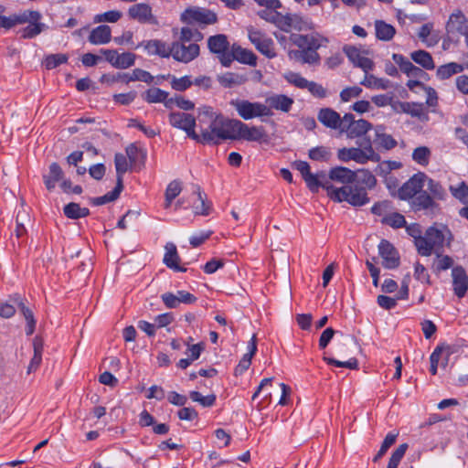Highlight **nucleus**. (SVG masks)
<instances>
[{"label":"nucleus","instance_id":"32","mask_svg":"<svg viewBox=\"0 0 468 468\" xmlns=\"http://www.w3.org/2000/svg\"><path fill=\"white\" fill-rule=\"evenodd\" d=\"M247 80L248 78L245 75L235 72H226L224 74L218 76V81L224 88H233L240 86L244 84Z\"/></svg>","mask_w":468,"mask_h":468},{"label":"nucleus","instance_id":"22","mask_svg":"<svg viewBox=\"0 0 468 468\" xmlns=\"http://www.w3.org/2000/svg\"><path fill=\"white\" fill-rule=\"evenodd\" d=\"M143 47L148 55H157L161 58H169L172 52V44L167 45L159 39L142 41L137 47Z\"/></svg>","mask_w":468,"mask_h":468},{"label":"nucleus","instance_id":"55","mask_svg":"<svg viewBox=\"0 0 468 468\" xmlns=\"http://www.w3.org/2000/svg\"><path fill=\"white\" fill-rule=\"evenodd\" d=\"M135 62V55L131 52L118 53L117 60L115 61L116 69H128Z\"/></svg>","mask_w":468,"mask_h":468},{"label":"nucleus","instance_id":"29","mask_svg":"<svg viewBox=\"0 0 468 468\" xmlns=\"http://www.w3.org/2000/svg\"><path fill=\"white\" fill-rule=\"evenodd\" d=\"M112 30L109 26L101 25L91 30L88 37L93 45L107 44L111 41Z\"/></svg>","mask_w":468,"mask_h":468},{"label":"nucleus","instance_id":"9","mask_svg":"<svg viewBox=\"0 0 468 468\" xmlns=\"http://www.w3.org/2000/svg\"><path fill=\"white\" fill-rule=\"evenodd\" d=\"M181 20L186 24L211 25L216 23L217 16L208 9L202 7H189L181 14Z\"/></svg>","mask_w":468,"mask_h":468},{"label":"nucleus","instance_id":"11","mask_svg":"<svg viewBox=\"0 0 468 468\" xmlns=\"http://www.w3.org/2000/svg\"><path fill=\"white\" fill-rule=\"evenodd\" d=\"M171 56L178 62L189 63L198 57L200 48L196 43H186L175 41L172 43Z\"/></svg>","mask_w":468,"mask_h":468},{"label":"nucleus","instance_id":"17","mask_svg":"<svg viewBox=\"0 0 468 468\" xmlns=\"http://www.w3.org/2000/svg\"><path fill=\"white\" fill-rule=\"evenodd\" d=\"M445 29L448 35H464L468 30V20L460 9H455L449 16Z\"/></svg>","mask_w":468,"mask_h":468},{"label":"nucleus","instance_id":"1","mask_svg":"<svg viewBox=\"0 0 468 468\" xmlns=\"http://www.w3.org/2000/svg\"><path fill=\"white\" fill-rule=\"evenodd\" d=\"M290 41L298 48L288 51L289 58L308 65H318L320 63L321 57L317 50L322 47H326L329 42L326 37L318 32L292 34Z\"/></svg>","mask_w":468,"mask_h":468},{"label":"nucleus","instance_id":"36","mask_svg":"<svg viewBox=\"0 0 468 468\" xmlns=\"http://www.w3.org/2000/svg\"><path fill=\"white\" fill-rule=\"evenodd\" d=\"M375 31L377 38L382 41L391 40L396 34L395 27L383 20L375 21Z\"/></svg>","mask_w":468,"mask_h":468},{"label":"nucleus","instance_id":"56","mask_svg":"<svg viewBox=\"0 0 468 468\" xmlns=\"http://www.w3.org/2000/svg\"><path fill=\"white\" fill-rule=\"evenodd\" d=\"M189 397L193 401L198 402L203 407H211L216 401V396L214 394L203 396L200 392L195 390L190 391Z\"/></svg>","mask_w":468,"mask_h":468},{"label":"nucleus","instance_id":"52","mask_svg":"<svg viewBox=\"0 0 468 468\" xmlns=\"http://www.w3.org/2000/svg\"><path fill=\"white\" fill-rule=\"evenodd\" d=\"M68 58V56L65 54H51L46 57L44 64L48 69H53L58 66L66 63Z\"/></svg>","mask_w":468,"mask_h":468},{"label":"nucleus","instance_id":"25","mask_svg":"<svg viewBox=\"0 0 468 468\" xmlns=\"http://www.w3.org/2000/svg\"><path fill=\"white\" fill-rule=\"evenodd\" d=\"M328 176L330 180L346 186L355 183L356 173L345 166H335L330 169Z\"/></svg>","mask_w":468,"mask_h":468},{"label":"nucleus","instance_id":"49","mask_svg":"<svg viewBox=\"0 0 468 468\" xmlns=\"http://www.w3.org/2000/svg\"><path fill=\"white\" fill-rule=\"evenodd\" d=\"M45 28V24L37 22H30L28 26L22 28L19 33L22 38H33L39 35Z\"/></svg>","mask_w":468,"mask_h":468},{"label":"nucleus","instance_id":"20","mask_svg":"<svg viewBox=\"0 0 468 468\" xmlns=\"http://www.w3.org/2000/svg\"><path fill=\"white\" fill-rule=\"evenodd\" d=\"M318 121L327 128L339 129L342 132L344 125V117L331 108H323L317 114Z\"/></svg>","mask_w":468,"mask_h":468},{"label":"nucleus","instance_id":"28","mask_svg":"<svg viewBox=\"0 0 468 468\" xmlns=\"http://www.w3.org/2000/svg\"><path fill=\"white\" fill-rule=\"evenodd\" d=\"M180 257L177 253L176 247L174 243L165 245V253L164 256V263L176 271H186V269L179 266Z\"/></svg>","mask_w":468,"mask_h":468},{"label":"nucleus","instance_id":"13","mask_svg":"<svg viewBox=\"0 0 468 468\" xmlns=\"http://www.w3.org/2000/svg\"><path fill=\"white\" fill-rule=\"evenodd\" d=\"M314 27L315 25L308 16H304L300 14H285L282 31L286 33L291 32L292 30L309 31L314 30Z\"/></svg>","mask_w":468,"mask_h":468},{"label":"nucleus","instance_id":"46","mask_svg":"<svg viewBox=\"0 0 468 468\" xmlns=\"http://www.w3.org/2000/svg\"><path fill=\"white\" fill-rule=\"evenodd\" d=\"M360 84L370 89L387 90L389 88V80L377 78L374 75H366Z\"/></svg>","mask_w":468,"mask_h":468},{"label":"nucleus","instance_id":"21","mask_svg":"<svg viewBox=\"0 0 468 468\" xmlns=\"http://www.w3.org/2000/svg\"><path fill=\"white\" fill-rule=\"evenodd\" d=\"M348 59L356 66L362 69L366 73L374 68L373 61L361 55L360 50L354 46H345L343 48Z\"/></svg>","mask_w":468,"mask_h":468},{"label":"nucleus","instance_id":"23","mask_svg":"<svg viewBox=\"0 0 468 468\" xmlns=\"http://www.w3.org/2000/svg\"><path fill=\"white\" fill-rule=\"evenodd\" d=\"M209 51L216 54L221 62L223 56L229 54V42L226 35L218 34L207 38Z\"/></svg>","mask_w":468,"mask_h":468},{"label":"nucleus","instance_id":"53","mask_svg":"<svg viewBox=\"0 0 468 468\" xmlns=\"http://www.w3.org/2000/svg\"><path fill=\"white\" fill-rule=\"evenodd\" d=\"M408 444H400L391 454L387 468H398L401 459L405 455Z\"/></svg>","mask_w":468,"mask_h":468},{"label":"nucleus","instance_id":"30","mask_svg":"<svg viewBox=\"0 0 468 468\" xmlns=\"http://www.w3.org/2000/svg\"><path fill=\"white\" fill-rule=\"evenodd\" d=\"M393 61L399 67L400 70L410 77H419L423 71L413 65L406 57L401 54H393Z\"/></svg>","mask_w":468,"mask_h":468},{"label":"nucleus","instance_id":"57","mask_svg":"<svg viewBox=\"0 0 468 468\" xmlns=\"http://www.w3.org/2000/svg\"><path fill=\"white\" fill-rule=\"evenodd\" d=\"M397 436L398 434L388 433L385 437L379 451L373 458V462L377 463L380 458H382L386 454L389 447L395 443Z\"/></svg>","mask_w":468,"mask_h":468},{"label":"nucleus","instance_id":"2","mask_svg":"<svg viewBox=\"0 0 468 468\" xmlns=\"http://www.w3.org/2000/svg\"><path fill=\"white\" fill-rule=\"evenodd\" d=\"M240 121L215 118L206 129H201L200 144H218L221 140H239Z\"/></svg>","mask_w":468,"mask_h":468},{"label":"nucleus","instance_id":"14","mask_svg":"<svg viewBox=\"0 0 468 468\" xmlns=\"http://www.w3.org/2000/svg\"><path fill=\"white\" fill-rule=\"evenodd\" d=\"M426 179L427 176L424 173L419 172L415 174L399 189V198L407 200L414 197L421 191Z\"/></svg>","mask_w":468,"mask_h":468},{"label":"nucleus","instance_id":"8","mask_svg":"<svg viewBox=\"0 0 468 468\" xmlns=\"http://www.w3.org/2000/svg\"><path fill=\"white\" fill-rule=\"evenodd\" d=\"M248 37L255 48L267 57L273 58L276 57L274 41L268 37L265 33L253 27L248 28Z\"/></svg>","mask_w":468,"mask_h":468},{"label":"nucleus","instance_id":"50","mask_svg":"<svg viewBox=\"0 0 468 468\" xmlns=\"http://www.w3.org/2000/svg\"><path fill=\"white\" fill-rule=\"evenodd\" d=\"M14 16L16 24L37 22L41 19V14L33 10H25L20 14H15Z\"/></svg>","mask_w":468,"mask_h":468},{"label":"nucleus","instance_id":"44","mask_svg":"<svg viewBox=\"0 0 468 468\" xmlns=\"http://www.w3.org/2000/svg\"><path fill=\"white\" fill-rule=\"evenodd\" d=\"M122 189H123V185L116 184V186L112 191H110L101 197L92 198L91 204H93L94 206H101L106 203L112 202L119 197Z\"/></svg>","mask_w":468,"mask_h":468},{"label":"nucleus","instance_id":"54","mask_svg":"<svg viewBox=\"0 0 468 468\" xmlns=\"http://www.w3.org/2000/svg\"><path fill=\"white\" fill-rule=\"evenodd\" d=\"M376 142L386 150H390L397 145V141L390 134L382 133L379 130L376 133Z\"/></svg>","mask_w":468,"mask_h":468},{"label":"nucleus","instance_id":"60","mask_svg":"<svg viewBox=\"0 0 468 468\" xmlns=\"http://www.w3.org/2000/svg\"><path fill=\"white\" fill-rule=\"evenodd\" d=\"M129 82L131 81H143L151 83L154 80L153 76L146 70L135 69L132 73H128Z\"/></svg>","mask_w":468,"mask_h":468},{"label":"nucleus","instance_id":"27","mask_svg":"<svg viewBox=\"0 0 468 468\" xmlns=\"http://www.w3.org/2000/svg\"><path fill=\"white\" fill-rule=\"evenodd\" d=\"M265 104L271 111V109H275L277 111L288 112L293 104V100L283 94H275L267 97Z\"/></svg>","mask_w":468,"mask_h":468},{"label":"nucleus","instance_id":"16","mask_svg":"<svg viewBox=\"0 0 468 468\" xmlns=\"http://www.w3.org/2000/svg\"><path fill=\"white\" fill-rule=\"evenodd\" d=\"M394 109L398 112L407 113L412 117L418 118L422 122H426L430 120L428 111L423 103L398 101Z\"/></svg>","mask_w":468,"mask_h":468},{"label":"nucleus","instance_id":"61","mask_svg":"<svg viewBox=\"0 0 468 468\" xmlns=\"http://www.w3.org/2000/svg\"><path fill=\"white\" fill-rule=\"evenodd\" d=\"M382 222L395 229L401 228L406 224L404 216L399 213H391L386 216Z\"/></svg>","mask_w":468,"mask_h":468},{"label":"nucleus","instance_id":"7","mask_svg":"<svg viewBox=\"0 0 468 468\" xmlns=\"http://www.w3.org/2000/svg\"><path fill=\"white\" fill-rule=\"evenodd\" d=\"M168 120L173 127L185 131L189 138L200 143L201 133L198 134L195 132L196 119L193 115L182 112H171Z\"/></svg>","mask_w":468,"mask_h":468},{"label":"nucleus","instance_id":"40","mask_svg":"<svg viewBox=\"0 0 468 468\" xmlns=\"http://www.w3.org/2000/svg\"><path fill=\"white\" fill-rule=\"evenodd\" d=\"M63 212L67 218L72 219L85 218L90 214L89 208L80 207L79 204L74 202L66 205L63 208Z\"/></svg>","mask_w":468,"mask_h":468},{"label":"nucleus","instance_id":"58","mask_svg":"<svg viewBox=\"0 0 468 468\" xmlns=\"http://www.w3.org/2000/svg\"><path fill=\"white\" fill-rule=\"evenodd\" d=\"M197 194L199 204L193 207L194 213L197 215L207 216L209 213L210 204L206 201V196H203L199 186L197 187Z\"/></svg>","mask_w":468,"mask_h":468},{"label":"nucleus","instance_id":"18","mask_svg":"<svg viewBox=\"0 0 468 468\" xmlns=\"http://www.w3.org/2000/svg\"><path fill=\"white\" fill-rule=\"evenodd\" d=\"M128 15L132 19L142 24L158 25L157 18L153 15L152 8L147 4L141 3L130 6Z\"/></svg>","mask_w":468,"mask_h":468},{"label":"nucleus","instance_id":"24","mask_svg":"<svg viewBox=\"0 0 468 468\" xmlns=\"http://www.w3.org/2000/svg\"><path fill=\"white\" fill-rule=\"evenodd\" d=\"M452 287L455 295L458 298H463L468 291V275L464 269L461 266H456L452 270Z\"/></svg>","mask_w":468,"mask_h":468},{"label":"nucleus","instance_id":"51","mask_svg":"<svg viewBox=\"0 0 468 468\" xmlns=\"http://www.w3.org/2000/svg\"><path fill=\"white\" fill-rule=\"evenodd\" d=\"M426 180L428 181L427 188L432 195V198L444 200L447 196V193L445 189L441 186V185L439 182H436L433 179L428 177Z\"/></svg>","mask_w":468,"mask_h":468},{"label":"nucleus","instance_id":"63","mask_svg":"<svg viewBox=\"0 0 468 468\" xmlns=\"http://www.w3.org/2000/svg\"><path fill=\"white\" fill-rule=\"evenodd\" d=\"M406 231L410 237L414 239V244L416 246L418 253H420L419 241L420 239H423L421 227L417 223H413L406 227Z\"/></svg>","mask_w":468,"mask_h":468},{"label":"nucleus","instance_id":"39","mask_svg":"<svg viewBox=\"0 0 468 468\" xmlns=\"http://www.w3.org/2000/svg\"><path fill=\"white\" fill-rule=\"evenodd\" d=\"M463 70V65L456 62H450L444 65L440 66L437 69L436 76L440 80H447L452 76L460 73Z\"/></svg>","mask_w":468,"mask_h":468},{"label":"nucleus","instance_id":"64","mask_svg":"<svg viewBox=\"0 0 468 468\" xmlns=\"http://www.w3.org/2000/svg\"><path fill=\"white\" fill-rule=\"evenodd\" d=\"M122 16V13L118 10H110L105 13L97 15L95 22L115 23Z\"/></svg>","mask_w":468,"mask_h":468},{"label":"nucleus","instance_id":"15","mask_svg":"<svg viewBox=\"0 0 468 468\" xmlns=\"http://www.w3.org/2000/svg\"><path fill=\"white\" fill-rule=\"evenodd\" d=\"M378 253L382 258V265L386 269H396L399 267L400 259L397 250L387 239H382L378 244Z\"/></svg>","mask_w":468,"mask_h":468},{"label":"nucleus","instance_id":"19","mask_svg":"<svg viewBox=\"0 0 468 468\" xmlns=\"http://www.w3.org/2000/svg\"><path fill=\"white\" fill-rule=\"evenodd\" d=\"M239 140L243 139L251 142H263L268 143L269 137L262 126L249 127L246 123L240 121Z\"/></svg>","mask_w":468,"mask_h":468},{"label":"nucleus","instance_id":"38","mask_svg":"<svg viewBox=\"0 0 468 468\" xmlns=\"http://www.w3.org/2000/svg\"><path fill=\"white\" fill-rule=\"evenodd\" d=\"M410 58L425 69L431 70L435 68L431 55L425 50H417L411 52Z\"/></svg>","mask_w":468,"mask_h":468},{"label":"nucleus","instance_id":"5","mask_svg":"<svg viewBox=\"0 0 468 468\" xmlns=\"http://www.w3.org/2000/svg\"><path fill=\"white\" fill-rule=\"evenodd\" d=\"M360 147L341 148L337 151V157L342 162L355 161L366 164L367 161H378L379 155L374 151L370 139L359 144Z\"/></svg>","mask_w":468,"mask_h":468},{"label":"nucleus","instance_id":"41","mask_svg":"<svg viewBox=\"0 0 468 468\" xmlns=\"http://www.w3.org/2000/svg\"><path fill=\"white\" fill-rule=\"evenodd\" d=\"M142 97L149 103L165 102L168 97V92L154 87L143 93Z\"/></svg>","mask_w":468,"mask_h":468},{"label":"nucleus","instance_id":"34","mask_svg":"<svg viewBox=\"0 0 468 468\" xmlns=\"http://www.w3.org/2000/svg\"><path fill=\"white\" fill-rule=\"evenodd\" d=\"M125 151L131 165H136L139 164L140 165H144L147 155L145 149L138 147L135 144H131L126 147Z\"/></svg>","mask_w":468,"mask_h":468},{"label":"nucleus","instance_id":"43","mask_svg":"<svg viewBox=\"0 0 468 468\" xmlns=\"http://www.w3.org/2000/svg\"><path fill=\"white\" fill-rule=\"evenodd\" d=\"M411 157L418 165L427 166L431 157V151L427 146H419L413 150Z\"/></svg>","mask_w":468,"mask_h":468},{"label":"nucleus","instance_id":"4","mask_svg":"<svg viewBox=\"0 0 468 468\" xmlns=\"http://www.w3.org/2000/svg\"><path fill=\"white\" fill-rule=\"evenodd\" d=\"M329 197L335 202H347L355 207H361L369 202L366 187L356 183L329 190Z\"/></svg>","mask_w":468,"mask_h":468},{"label":"nucleus","instance_id":"26","mask_svg":"<svg viewBox=\"0 0 468 468\" xmlns=\"http://www.w3.org/2000/svg\"><path fill=\"white\" fill-rule=\"evenodd\" d=\"M415 210H426L427 214L434 215L439 211V205L433 201V198L426 192L420 193L415 197L412 201Z\"/></svg>","mask_w":468,"mask_h":468},{"label":"nucleus","instance_id":"48","mask_svg":"<svg viewBox=\"0 0 468 468\" xmlns=\"http://www.w3.org/2000/svg\"><path fill=\"white\" fill-rule=\"evenodd\" d=\"M432 27V24H424L420 27L418 32L419 38L425 43L427 47H433L438 42V38L436 37H431Z\"/></svg>","mask_w":468,"mask_h":468},{"label":"nucleus","instance_id":"33","mask_svg":"<svg viewBox=\"0 0 468 468\" xmlns=\"http://www.w3.org/2000/svg\"><path fill=\"white\" fill-rule=\"evenodd\" d=\"M63 177V171L58 163H52L49 165L48 175L43 176L44 184L48 190L51 191L55 188L56 184Z\"/></svg>","mask_w":468,"mask_h":468},{"label":"nucleus","instance_id":"31","mask_svg":"<svg viewBox=\"0 0 468 468\" xmlns=\"http://www.w3.org/2000/svg\"><path fill=\"white\" fill-rule=\"evenodd\" d=\"M257 351V338L253 335L249 343V352L246 353L240 359L239 365L235 368V375L243 374L250 366L251 359Z\"/></svg>","mask_w":468,"mask_h":468},{"label":"nucleus","instance_id":"59","mask_svg":"<svg viewBox=\"0 0 468 468\" xmlns=\"http://www.w3.org/2000/svg\"><path fill=\"white\" fill-rule=\"evenodd\" d=\"M450 191L455 198L463 203L468 202V186L464 182H461L457 186H451Z\"/></svg>","mask_w":468,"mask_h":468},{"label":"nucleus","instance_id":"6","mask_svg":"<svg viewBox=\"0 0 468 468\" xmlns=\"http://www.w3.org/2000/svg\"><path fill=\"white\" fill-rule=\"evenodd\" d=\"M230 105L237 111L239 117L244 120L253 118L271 116L272 112L270 108L261 102H251L247 100H232Z\"/></svg>","mask_w":468,"mask_h":468},{"label":"nucleus","instance_id":"42","mask_svg":"<svg viewBox=\"0 0 468 468\" xmlns=\"http://www.w3.org/2000/svg\"><path fill=\"white\" fill-rule=\"evenodd\" d=\"M355 183L367 189H372L377 184V179L368 170H358Z\"/></svg>","mask_w":468,"mask_h":468},{"label":"nucleus","instance_id":"47","mask_svg":"<svg viewBox=\"0 0 468 468\" xmlns=\"http://www.w3.org/2000/svg\"><path fill=\"white\" fill-rule=\"evenodd\" d=\"M308 156L314 161L327 162L332 156V152L326 146H317L309 150Z\"/></svg>","mask_w":468,"mask_h":468},{"label":"nucleus","instance_id":"3","mask_svg":"<svg viewBox=\"0 0 468 468\" xmlns=\"http://www.w3.org/2000/svg\"><path fill=\"white\" fill-rule=\"evenodd\" d=\"M452 238V234L446 225L434 223L426 229L423 239L419 241V254L427 257L431 256L433 251L440 252L445 246L451 245Z\"/></svg>","mask_w":468,"mask_h":468},{"label":"nucleus","instance_id":"35","mask_svg":"<svg viewBox=\"0 0 468 468\" xmlns=\"http://www.w3.org/2000/svg\"><path fill=\"white\" fill-rule=\"evenodd\" d=\"M278 9L265 8L258 12V16L273 25H275L280 30H282L284 23V15L278 12Z\"/></svg>","mask_w":468,"mask_h":468},{"label":"nucleus","instance_id":"12","mask_svg":"<svg viewBox=\"0 0 468 468\" xmlns=\"http://www.w3.org/2000/svg\"><path fill=\"white\" fill-rule=\"evenodd\" d=\"M371 128V123L367 120L359 119L356 121L354 115L351 113L344 115L342 133H346L349 138L360 137L366 134Z\"/></svg>","mask_w":468,"mask_h":468},{"label":"nucleus","instance_id":"62","mask_svg":"<svg viewBox=\"0 0 468 468\" xmlns=\"http://www.w3.org/2000/svg\"><path fill=\"white\" fill-rule=\"evenodd\" d=\"M441 252H435L437 254V260L434 262V270L436 271H446L451 268L453 264L452 259L448 255H441Z\"/></svg>","mask_w":468,"mask_h":468},{"label":"nucleus","instance_id":"45","mask_svg":"<svg viewBox=\"0 0 468 468\" xmlns=\"http://www.w3.org/2000/svg\"><path fill=\"white\" fill-rule=\"evenodd\" d=\"M114 164H115L116 176H117L116 184L123 185L122 176H123L124 173L127 172L128 167H129L127 157L124 154L118 153L114 156Z\"/></svg>","mask_w":468,"mask_h":468},{"label":"nucleus","instance_id":"37","mask_svg":"<svg viewBox=\"0 0 468 468\" xmlns=\"http://www.w3.org/2000/svg\"><path fill=\"white\" fill-rule=\"evenodd\" d=\"M303 180L305 181L308 188L314 193L318 192L319 187H323L326 190L327 196L329 197V190L331 191V189H335V186L329 180H319L318 176L312 173L303 177Z\"/></svg>","mask_w":468,"mask_h":468},{"label":"nucleus","instance_id":"10","mask_svg":"<svg viewBox=\"0 0 468 468\" xmlns=\"http://www.w3.org/2000/svg\"><path fill=\"white\" fill-rule=\"evenodd\" d=\"M236 59L243 64H248L250 66H255L257 63L256 55L247 48H243L238 44H233L230 48L229 54L227 56H223L221 59V64L224 67H230L232 61Z\"/></svg>","mask_w":468,"mask_h":468}]
</instances>
